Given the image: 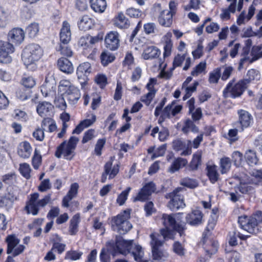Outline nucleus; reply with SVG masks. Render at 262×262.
Segmentation results:
<instances>
[{"instance_id": "f257e3e1", "label": "nucleus", "mask_w": 262, "mask_h": 262, "mask_svg": "<svg viewBox=\"0 0 262 262\" xmlns=\"http://www.w3.org/2000/svg\"><path fill=\"white\" fill-rule=\"evenodd\" d=\"M162 222L165 228L160 231V233H152L150 235L153 259L157 261L162 259L164 254L161 247L165 240L174 238V231H177L180 236L183 235L184 225L180 221L179 214H163Z\"/></svg>"}, {"instance_id": "f03ea898", "label": "nucleus", "mask_w": 262, "mask_h": 262, "mask_svg": "<svg viewBox=\"0 0 262 262\" xmlns=\"http://www.w3.org/2000/svg\"><path fill=\"white\" fill-rule=\"evenodd\" d=\"M115 251L124 256H131L137 262L147 261L144 257L143 248L133 240H125L121 236H117Z\"/></svg>"}, {"instance_id": "7ed1b4c3", "label": "nucleus", "mask_w": 262, "mask_h": 262, "mask_svg": "<svg viewBox=\"0 0 262 262\" xmlns=\"http://www.w3.org/2000/svg\"><path fill=\"white\" fill-rule=\"evenodd\" d=\"M42 55L43 51L38 45L30 44L24 49L22 53V60L27 69L34 71L37 69L36 62Z\"/></svg>"}, {"instance_id": "20e7f679", "label": "nucleus", "mask_w": 262, "mask_h": 262, "mask_svg": "<svg viewBox=\"0 0 262 262\" xmlns=\"http://www.w3.org/2000/svg\"><path fill=\"white\" fill-rule=\"evenodd\" d=\"M130 210H125L120 212L112 220V227L114 231L120 234H124L129 231L132 225L128 221L130 218Z\"/></svg>"}, {"instance_id": "39448f33", "label": "nucleus", "mask_w": 262, "mask_h": 262, "mask_svg": "<svg viewBox=\"0 0 262 262\" xmlns=\"http://www.w3.org/2000/svg\"><path fill=\"white\" fill-rule=\"evenodd\" d=\"M39 196L38 193L30 194V198L25 206V210L28 214L36 215L38 213L39 208L45 207L51 200L50 194L44 196L41 199H39Z\"/></svg>"}, {"instance_id": "423d86ee", "label": "nucleus", "mask_w": 262, "mask_h": 262, "mask_svg": "<svg viewBox=\"0 0 262 262\" xmlns=\"http://www.w3.org/2000/svg\"><path fill=\"white\" fill-rule=\"evenodd\" d=\"M79 141L78 138L72 136L68 142L64 141L57 148L55 155L57 158H61L62 155L64 159L71 160L74 156V150Z\"/></svg>"}, {"instance_id": "0eeeda50", "label": "nucleus", "mask_w": 262, "mask_h": 262, "mask_svg": "<svg viewBox=\"0 0 262 262\" xmlns=\"http://www.w3.org/2000/svg\"><path fill=\"white\" fill-rule=\"evenodd\" d=\"M185 190V189L183 187H178L167 194L166 198L170 199V201L168 204V206L170 210H174L185 206L182 194Z\"/></svg>"}, {"instance_id": "6e6552de", "label": "nucleus", "mask_w": 262, "mask_h": 262, "mask_svg": "<svg viewBox=\"0 0 262 262\" xmlns=\"http://www.w3.org/2000/svg\"><path fill=\"white\" fill-rule=\"evenodd\" d=\"M233 81H230L223 91V95L225 98L231 97L235 98L241 96L247 88L245 81L241 80L233 85Z\"/></svg>"}, {"instance_id": "1a4fd4ad", "label": "nucleus", "mask_w": 262, "mask_h": 262, "mask_svg": "<svg viewBox=\"0 0 262 262\" xmlns=\"http://www.w3.org/2000/svg\"><path fill=\"white\" fill-rule=\"evenodd\" d=\"M252 216H241L238 217V223L241 228L251 234H257L259 232L258 225Z\"/></svg>"}, {"instance_id": "9d476101", "label": "nucleus", "mask_w": 262, "mask_h": 262, "mask_svg": "<svg viewBox=\"0 0 262 262\" xmlns=\"http://www.w3.org/2000/svg\"><path fill=\"white\" fill-rule=\"evenodd\" d=\"M14 48L12 43L7 41H0V62L10 63L11 57L10 54L14 52Z\"/></svg>"}, {"instance_id": "9b49d317", "label": "nucleus", "mask_w": 262, "mask_h": 262, "mask_svg": "<svg viewBox=\"0 0 262 262\" xmlns=\"http://www.w3.org/2000/svg\"><path fill=\"white\" fill-rule=\"evenodd\" d=\"M91 64L88 62H83L77 67L76 74L82 86H83L86 83L88 80V76L91 73Z\"/></svg>"}, {"instance_id": "f8f14e48", "label": "nucleus", "mask_w": 262, "mask_h": 262, "mask_svg": "<svg viewBox=\"0 0 262 262\" xmlns=\"http://www.w3.org/2000/svg\"><path fill=\"white\" fill-rule=\"evenodd\" d=\"M156 186L152 182H148L145 184L140 189L134 201H145L149 199V197L156 191Z\"/></svg>"}, {"instance_id": "ddd939ff", "label": "nucleus", "mask_w": 262, "mask_h": 262, "mask_svg": "<svg viewBox=\"0 0 262 262\" xmlns=\"http://www.w3.org/2000/svg\"><path fill=\"white\" fill-rule=\"evenodd\" d=\"M239 116L238 121L234 122L236 125L239 126L241 130H244L245 128L250 126L252 121V116L247 111L241 110L238 111Z\"/></svg>"}, {"instance_id": "4468645a", "label": "nucleus", "mask_w": 262, "mask_h": 262, "mask_svg": "<svg viewBox=\"0 0 262 262\" xmlns=\"http://www.w3.org/2000/svg\"><path fill=\"white\" fill-rule=\"evenodd\" d=\"M172 148L175 151H180L183 150L181 153V156H188L191 154V141L188 140L186 144L185 141H182L180 139H177L173 141Z\"/></svg>"}, {"instance_id": "2eb2a0df", "label": "nucleus", "mask_w": 262, "mask_h": 262, "mask_svg": "<svg viewBox=\"0 0 262 262\" xmlns=\"http://www.w3.org/2000/svg\"><path fill=\"white\" fill-rule=\"evenodd\" d=\"M106 47L110 50H115L119 46V35L116 31H111L105 37Z\"/></svg>"}, {"instance_id": "dca6fc26", "label": "nucleus", "mask_w": 262, "mask_h": 262, "mask_svg": "<svg viewBox=\"0 0 262 262\" xmlns=\"http://www.w3.org/2000/svg\"><path fill=\"white\" fill-rule=\"evenodd\" d=\"M53 105L47 101H39L36 106L38 114L42 118L51 116L53 114Z\"/></svg>"}, {"instance_id": "f3484780", "label": "nucleus", "mask_w": 262, "mask_h": 262, "mask_svg": "<svg viewBox=\"0 0 262 262\" xmlns=\"http://www.w3.org/2000/svg\"><path fill=\"white\" fill-rule=\"evenodd\" d=\"M8 40L14 44H19L23 42L25 38V33L23 29L16 28L12 29L8 35Z\"/></svg>"}, {"instance_id": "a211bd4d", "label": "nucleus", "mask_w": 262, "mask_h": 262, "mask_svg": "<svg viewBox=\"0 0 262 262\" xmlns=\"http://www.w3.org/2000/svg\"><path fill=\"white\" fill-rule=\"evenodd\" d=\"M86 117L88 118L80 122L73 130L72 132L73 134H80L85 128L89 127L96 121V117L94 114H88Z\"/></svg>"}, {"instance_id": "6ab92c4d", "label": "nucleus", "mask_w": 262, "mask_h": 262, "mask_svg": "<svg viewBox=\"0 0 262 262\" xmlns=\"http://www.w3.org/2000/svg\"><path fill=\"white\" fill-rule=\"evenodd\" d=\"M203 214L200 210H195L188 214L186 220L187 222L191 226H198L203 222Z\"/></svg>"}, {"instance_id": "aec40b11", "label": "nucleus", "mask_w": 262, "mask_h": 262, "mask_svg": "<svg viewBox=\"0 0 262 262\" xmlns=\"http://www.w3.org/2000/svg\"><path fill=\"white\" fill-rule=\"evenodd\" d=\"M111 168V163L110 162H106L104 167V171L102 175L101 182L102 183H105L106 182L107 175L109 176L108 178L110 179H113L118 173L119 169V166L118 164L113 166L112 172H110Z\"/></svg>"}, {"instance_id": "412c9836", "label": "nucleus", "mask_w": 262, "mask_h": 262, "mask_svg": "<svg viewBox=\"0 0 262 262\" xmlns=\"http://www.w3.org/2000/svg\"><path fill=\"white\" fill-rule=\"evenodd\" d=\"M71 32L70 25L67 21L62 23V28L60 32V41L62 43H68L71 40Z\"/></svg>"}, {"instance_id": "4be33fe9", "label": "nucleus", "mask_w": 262, "mask_h": 262, "mask_svg": "<svg viewBox=\"0 0 262 262\" xmlns=\"http://www.w3.org/2000/svg\"><path fill=\"white\" fill-rule=\"evenodd\" d=\"M62 95L72 104L76 103L80 97L79 90L76 87H71Z\"/></svg>"}, {"instance_id": "5701e85b", "label": "nucleus", "mask_w": 262, "mask_h": 262, "mask_svg": "<svg viewBox=\"0 0 262 262\" xmlns=\"http://www.w3.org/2000/svg\"><path fill=\"white\" fill-rule=\"evenodd\" d=\"M173 16L168 10L162 11L158 18L160 25L164 27H170L172 24Z\"/></svg>"}, {"instance_id": "b1692460", "label": "nucleus", "mask_w": 262, "mask_h": 262, "mask_svg": "<svg viewBox=\"0 0 262 262\" xmlns=\"http://www.w3.org/2000/svg\"><path fill=\"white\" fill-rule=\"evenodd\" d=\"M161 54L160 50L154 46L147 47L142 54V57L145 60L158 58Z\"/></svg>"}, {"instance_id": "393cba45", "label": "nucleus", "mask_w": 262, "mask_h": 262, "mask_svg": "<svg viewBox=\"0 0 262 262\" xmlns=\"http://www.w3.org/2000/svg\"><path fill=\"white\" fill-rule=\"evenodd\" d=\"M239 190L242 193H246L251 190V187L248 186V184H257V182H254L252 178H250L249 176L244 174L239 178Z\"/></svg>"}, {"instance_id": "a878e982", "label": "nucleus", "mask_w": 262, "mask_h": 262, "mask_svg": "<svg viewBox=\"0 0 262 262\" xmlns=\"http://www.w3.org/2000/svg\"><path fill=\"white\" fill-rule=\"evenodd\" d=\"M32 151V148L30 144L27 141L21 142L17 148L18 156L23 159L29 158Z\"/></svg>"}, {"instance_id": "bb28decb", "label": "nucleus", "mask_w": 262, "mask_h": 262, "mask_svg": "<svg viewBox=\"0 0 262 262\" xmlns=\"http://www.w3.org/2000/svg\"><path fill=\"white\" fill-rule=\"evenodd\" d=\"M206 170L207 176L211 183L214 184L219 180L220 174L216 165L214 164L207 165Z\"/></svg>"}, {"instance_id": "cd10ccee", "label": "nucleus", "mask_w": 262, "mask_h": 262, "mask_svg": "<svg viewBox=\"0 0 262 262\" xmlns=\"http://www.w3.org/2000/svg\"><path fill=\"white\" fill-rule=\"evenodd\" d=\"M57 66L59 69L67 74H71L74 71L73 64L67 58L61 57L57 61Z\"/></svg>"}, {"instance_id": "c85d7f7f", "label": "nucleus", "mask_w": 262, "mask_h": 262, "mask_svg": "<svg viewBox=\"0 0 262 262\" xmlns=\"http://www.w3.org/2000/svg\"><path fill=\"white\" fill-rule=\"evenodd\" d=\"M78 187L79 186L76 183H73L71 185L69 191L62 200V205L63 207H68L69 206V203L76 196Z\"/></svg>"}, {"instance_id": "c756f323", "label": "nucleus", "mask_w": 262, "mask_h": 262, "mask_svg": "<svg viewBox=\"0 0 262 262\" xmlns=\"http://www.w3.org/2000/svg\"><path fill=\"white\" fill-rule=\"evenodd\" d=\"M171 33L168 32L163 37L164 50L163 55L164 57L169 56L171 54L172 48V42L171 39Z\"/></svg>"}, {"instance_id": "7c9ffc66", "label": "nucleus", "mask_w": 262, "mask_h": 262, "mask_svg": "<svg viewBox=\"0 0 262 262\" xmlns=\"http://www.w3.org/2000/svg\"><path fill=\"white\" fill-rule=\"evenodd\" d=\"M94 25V20L88 15L83 16L78 23L79 29L84 31L91 29Z\"/></svg>"}, {"instance_id": "2f4dec72", "label": "nucleus", "mask_w": 262, "mask_h": 262, "mask_svg": "<svg viewBox=\"0 0 262 262\" xmlns=\"http://www.w3.org/2000/svg\"><path fill=\"white\" fill-rule=\"evenodd\" d=\"M187 164V161L186 159L182 158H178L172 162L168 168V171L172 173H174L181 168L184 167Z\"/></svg>"}, {"instance_id": "473e14b6", "label": "nucleus", "mask_w": 262, "mask_h": 262, "mask_svg": "<svg viewBox=\"0 0 262 262\" xmlns=\"http://www.w3.org/2000/svg\"><path fill=\"white\" fill-rule=\"evenodd\" d=\"M19 239L14 234L9 235L6 238V242L7 243V253L8 254L12 253L14 248L19 243Z\"/></svg>"}, {"instance_id": "72a5a7b5", "label": "nucleus", "mask_w": 262, "mask_h": 262, "mask_svg": "<svg viewBox=\"0 0 262 262\" xmlns=\"http://www.w3.org/2000/svg\"><path fill=\"white\" fill-rule=\"evenodd\" d=\"M92 9L96 12L102 13L106 7L105 0H90Z\"/></svg>"}, {"instance_id": "f704fd0d", "label": "nucleus", "mask_w": 262, "mask_h": 262, "mask_svg": "<svg viewBox=\"0 0 262 262\" xmlns=\"http://www.w3.org/2000/svg\"><path fill=\"white\" fill-rule=\"evenodd\" d=\"M250 47L249 46H245L243 48L241 54L242 57L239 62V65L238 67V70L240 71L243 68L244 63L249 61L250 62L251 57L249 56L250 53Z\"/></svg>"}, {"instance_id": "c9c22d12", "label": "nucleus", "mask_w": 262, "mask_h": 262, "mask_svg": "<svg viewBox=\"0 0 262 262\" xmlns=\"http://www.w3.org/2000/svg\"><path fill=\"white\" fill-rule=\"evenodd\" d=\"M202 156V151L201 150H198L193 154L192 160L189 164V167L191 170L198 169L199 166L201 165Z\"/></svg>"}, {"instance_id": "e433bc0d", "label": "nucleus", "mask_w": 262, "mask_h": 262, "mask_svg": "<svg viewBox=\"0 0 262 262\" xmlns=\"http://www.w3.org/2000/svg\"><path fill=\"white\" fill-rule=\"evenodd\" d=\"M182 131L185 134H187L190 132L197 133L199 132V128L194 124L192 120L187 119L184 122Z\"/></svg>"}, {"instance_id": "4c0bfd02", "label": "nucleus", "mask_w": 262, "mask_h": 262, "mask_svg": "<svg viewBox=\"0 0 262 262\" xmlns=\"http://www.w3.org/2000/svg\"><path fill=\"white\" fill-rule=\"evenodd\" d=\"M236 10L233 4L229 5L228 7L221 9L220 17L223 20H228L230 18L231 13H235Z\"/></svg>"}, {"instance_id": "58836bf2", "label": "nucleus", "mask_w": 262, "mask_h": 262, "mask_svg": "<svg viewBox=\"0 0 262 262\" xmlns=\"http://www.w3.org/2000/svg\"><path fill=\"white\" fill-rule=\"evenodd\" d=\"M80 221V215L78 213L74 215L70 220L69 232L71 235H75L77 232Z\"/></svg>"}, {"instance_id": "ea45409f", "label": "nucleus", "mask_w": 262, "mask_h": 262, "mask_svg": "<svg viewBox=\"0 0 262 262\" xmlns=\"http://www.w3.org/2000/svg\"><path fill=\"white\" fill-rule=\"evenodd\" d=\"M245 158L247 163L251 166L256 165L258 161L255 151L251 149L246 151Z\"/></svg>"}, {"instance_id": "a19ab883", "label": "nucleus", "mask_w": 262, "mask_h": 262, "mask_svg": "<svg viewBox=\"0 0 262 262\" xmlns=\"http://www.w3.org/2000/svg\"><path fill=\"white\" fill-rule=\"evenodd\" d=\"M115 25L120 28H127L129 26L128 19L122 13L118 14L115 20Z\"/></svg>"}, {"instance_id": "79ce46f5", "label": "nucleus", "mask_w": 262, "mask_h": 262, "mask_svg": "<svg viewBox=\"0 0 262 262\" xmlns=\"http://www.w3.org/2000/svg\"><path fill=\"white\" fill-rule=\"evenodd\" d=\"M220 165L222 174L227 173L230 169L231 162L229 158L223 157L220 159Z\"/></svg>"}, {"instance_id": "37998d69", "label": "nucleus", "mask_w": 262, "mask_h": 262, "mask_svg": "<svg viewBox=\"0 0 262 262\" xmlns=\"http://www.w3.org/2000/svg\"><path fill=\"white\" fill-rule=\"evenodd\" d=\"M260 78V74L258 71L255 69L249 70L247 74V78L243 80L247 84L253 80H258Z\"/></svg>"}, {"instance_id": "c03bdc74", "label": "nucleus", "mask_w": 262, "mask_h": 262, "mask_svg": "<svg viewBox=\"0 0 262 262\" xmlns=\"http://www.w3.org/2000/svg\"><path fill=\"white\" fill-rule=\"evenodd\" d=\"M221 77V68H217L209 73L208 81L210 83H217Z\"/></svg>"}, {"instance_id": "a18cd8bd", "label": "nucleus", "mask_w": 262, "mask_h": 262, "mask_svg": "<svg viewBox=\"0 0 262 262\" xmlns=\"http://www.w3.org/2000/svg\"><path fill=\"white\" fill-rule=\"evenodd\" d=\"M115 58V57L113 54L107 51H104L101 54V63L104 66L113 62Z\"/></svg>"}, {"instance_id": "49530a36", "label": "nucleus", "mask_w": 262, "mask_h": 262, "mask_svg": "<svg viewBox=\"0 0 262 262\" xmlns=\"http://www.w3.org/2000/svg\"><path fill=\"white\" fill-rule=\"evenodd\" d=\"M7 193L6 194L10 198L12 201L17 199L18 188L16 186H9L7 188Z\"/></svg>"}, {"instance_id": "de8ad7c7", "label": "nucleus", "mask_w": 262, "mask_h": 262, "mask_svg": "<svg viewBox=\"0 0 262 262\" xmlns=\"http://www.w3.org/2000/svg\"><path fill=\"white\" fill-rule=\"evenodd\" d=\"M9 20V13L0 8V28H5L8 24Z\"/></svg>"}, {"instance_id": "09e8293b", "label": "nucleus", "mask_w": 262, "mask_h": 262, "mask_svg": "<svg viewBox=\"0 0 262 262\" xmlns=\"http://www.w3.org/2000/svg\"><path fill=\"white\" fill-rule=\"evenodd\" d=\"M180 184L182 186L191 189L196 188L198 186V183L195 180L189 178H185L182 179Z\"/></svg>"}, {"instance_id": "8fccbe9b", "label": "nucleus", "mask_w": 262, "mask_h": 262, "mask_svg": "<svg viewBox=\"0 0 262 262\" xmlns=\"http://www.w3.org/2000/svg\"><path fill=\"white\" fill-rule=\"evenodd\" d=\"M19 170L20 173L25 178L28 179L30 178L31 167L28 163H24L19 165Z\"/></svg>"}, {"instance_id": "3c124183", "label": "nucleus", "mask_w": 262, "mask_h": 262, "mask_svg": "<svg viewBox=\"0 0 262 262\" xmlns=\"http://www.w3.org/2000/svg\"><path fill=\"white\" fill-rule=\"evenodd\" d=\"M41 163V156L40 152L36 148L35 149L34 155L32 159V164L33 168L37 169L39 167Z\"/></svg>"}, {"instance_id": "603ef678", "label": "nucleus", "mask_w": 262, "mask_h": 262, "mask_svg": "<svg viewBox=\"0 0 262 262\" xmlns=\"http://www.w3.org/2000/svg\"><path fill=\"white\" fill-rule=\"evenodd\" d=\"M95 81L99 86L103 89L107 84V79L105 75L103 74H97L95 78Z\"/></svg>"}, {"instance_id": "864d4df0", "label": "nucleus", "mask_w": 262, "mask_h": 262, "mask_svg": "<svg viewBox=\"0 0 262 262\" xmlns=\"http://www.w3.org/2000/svg\"><path fill=\"white\" fill-rule=\"evenodd\" d=\"M27 31L31 37H34L39 31V25L38 23H33L31 24L27 28Z\"/></svg>"}, {"instance_id": "5fc2aeb1", "label": "nucleus", "mask_w": 262, "mask_h": 262, "mask_svg": "<svg viewBox=\"0 0 262 262\" xmlns=\"http://www.w3.org/2000/svg\"><path fill=\"white\" fill-rule=\"evenodd\" d=\"M68 43H60V45L59 47V48L57 49L58 51H59L60 54L66 56L67 57H71L73 55V52L71 49L68 46Z\"/></svg>"}, {"instance_id": "6e6d98bb", "label": "nucleus", "mask_w": 262, "mask_h": 262, "mask_svg": "<svg viewBox=\"0 0 262 262\" xmlns=\"http://www.w3.org/2000/svg\"><path fill=\"white\" fill-rule=\"evenodd\" d=\"M233 126L234 128L229 129L228 135L229 137V139L232 142H235L238 139L237 136V132H242L244 130H241L238 129L239 127L236 125L234 123H233Z\"/></svg>"}, {"instance_id": "4d7b16f0", "label": "nucleus", "mask_w": 262, "mask_h": 262, "mask_svg": "<svg viewBox=\"0 0 262 262\" xmlns=\"http://www.w3.org/2000/svg\"><path fill=\"white\" fill-rule=\"evenodd\" d=\"M131 190L130 187H127V189L123 191L118 196L117 199V202L119 205H122L124 204L127 200V196L129 191Z\"/></svg>"}, {"instance_id": "13d9d810", "label": "nucleus", "mask_w": 262, "mask_h": 262, "mask_svg": "<svg viewBox=\"0 0 262 262\" xmlns=\"http://www.w3.org/2000/svg\"><path fill=\"white\" fill-rule=\"evenodd\" d=\"M82 252L77 251H70L67 252L65 258L72 260H76L80 259Z\"/></svg>"}, {"instance_id": "bf43d9fd", "label": "nucleus", "mask_w": 262, "mask_h": 262, "mask_svg": "<svg viewBox=\"0 0 262 262\" xmlns=\"http://www.w3.org/2000/svg\"><path fill=\"white\" fill-rule=\"evenodd\" d=\"M71 87H75L72 85L69 80L63 79L59 82V90L60 92L64 93L68 90L70 89Z\"/></svg>"}, {"instance_id": "052dcab7", "label": "nucleus", "mask_w": 262, "mask_h": 262, "mask_svg": "<svg viewBox=\"0 0 262 262\" xmlns=\"http://www.w3.org/2000/svg\"><path fill=\"white\" fill-rule=\"evenodd\" d=\"M201 2L200 0H190L189 4L184 6L186 11H189L191 9L198 10L200 8Z\"/></svg>"}, {"instance_id": "680f3d73", "label": "nucleus", "mask_w": 262, "mask_h": 262, "mask_svg": "<svg viewBox=\"0 0 262 262\" xmlns=\"http://www.w3.org/2000/svg\"><path fill=\"white\" fill-rule=\"evenodd\" d=\"M144 31L146 34H154L156 31V25L154 23L145 24L143 26Z\"/></svg>"}, {"instance_id": "e2e57ef3", "label": "nucleus", "mask_w": 262, "mask_h": 262, "mask_svg": "<svg viewBox=\"0 0 262 262\" xmlns=\"http://www.w3.org/2000/svg\"><path fill=\"white\" fill-rule=\"evenodd\" d=\"M172 106L173 104H169L162 111L161 117L163 120H164L166 118H170L172 117L171 113Z\"/></svg>"}, {"instance_id": "0e129e2a", "label": "nucleus", "mask_w": 262, "mask_h": 262, "mask_svg": "<svg viewBox=\"0 0 262 262\" xmlns=\"http://www.w3.org/2000/svg\"><path fill=\"white\" fill-rule=\"evenodd\" d=\"M126 14L131 17L138 18L142 16V13L139 9L130 8L126 10Z\"/></svg>"}, {"instance_id": "69168bd1", "label": "nucleus", "mask_w": 262, "mask_h": 262, "mask_svg": "<svg viewBox=\"0 0 262 262\" xmlns=\"http://www.w3.org/2000/svg\"><path fill=\"white\" fill-rule=\"evenodd\" d=\"M155 96V94H154V92H148L146 94L142 96L140 98V100L146 105L148 106Z\"/></svg>"}, {"instance_id": "338daca9", "label": "nucleus", "mask_w": 262, "mask_h": 262, "mask_svg": "<svg viewBox=\"0 0 262 262\" xmlns=\"http://www.w3.org/2000/svg\"><path fill=\"white\" fill-rule=\"evenodd\" d=\"M206 68V62H201L198 64L193 70L191 72V75L193 76H196L199 74L203 72Z\"/></svg>"}, {"instance_id": "774afa93", "label": "nucleus", "mask_w": 262, "mask_h": 262, "mask_svg": "<svg viewBox=\"0 0 262 262\" xmlns=\"http://www.w3.org/2000/svg\"><path fill=\"white\" fill-rule=\"evenodd\" d=\"M51 188V184L49 179H46L41 181L38 187V190L41 192H45Z\"/></svg>"}]
</instances>
